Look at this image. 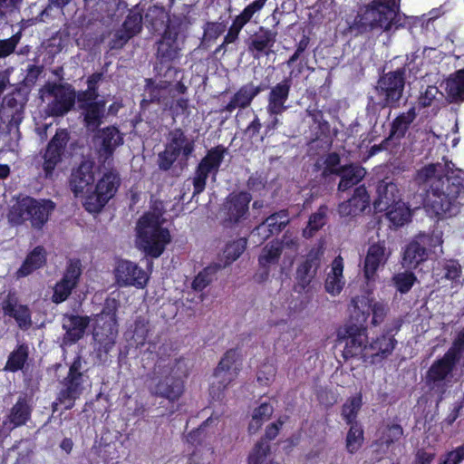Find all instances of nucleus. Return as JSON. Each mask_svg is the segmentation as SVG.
<instances>
[{
	"label": "nucleus",
	"mask_w": 464,
	"mask_h": 464,
	"mask_svg": "<svg viewBox=\"0 0 464 464\" xmlns=\"http://www.w3.org/2000/svg\"><path fill=\"white\" fill-rule=\"evenodd\" d=\"M452 162L429 164L418 170L416 182L427 190L426 211L439 218L459 214L464 204V171Z\"/></svg>",
	"instance_id": "1"
},
{
	"label": "nucleus",
	"mask_w": 464,
	"mask_h": 464,
	"mask_svg": "<svg viewBox=\"0 0 464 464\" xmlns=\"http://www.w3.org/2000/svg\"><path fill=\"white\" fill-rule=\"evenodd\" d=\"M95 166L91 160H84L72 171L70 186L75 197L83 198V206L90 213H98L114 196L120 184L118 174L106 171L93 185Z\"/></svg>",
	"instance_id": "2"
},
{
	"label": "nucleus",
	"mask_w": 464,
	"mask_h": 464,
	"mask_svg": "<svg viewBox=\"0 0 464 464\" xmlns=\"http://www.w3.org/2000/svg\"><path fill=\"white\" fill-rule=\"evenodd\" d=\"M162 202H155L152 209L141 216L137 223V246L152 257H159L169 244V231L162 227L164 218Z\"/></svg>",
	"instance_id": "3"
},
{
	"label": "nucleus",
	"mask_w": 464,
	"mask_h": 464,
	"mask_svg": "<svg viewBox=\"0 0 464 464\" xmlns=\"http://www.w3.org/2000/svg\"><path fill=\"white\" fill-rule=\"evenodd\" d=\"M400 0H373L364 12L358 15L357 23L372 30L391 31L402 24V15L399 13Z\"/></svg>",
	"instance_id": "4"
},
{
	"label": "nucleus",
	"mask_w": 464,
	"mask_h": 464,
	"mask_svg": "<svg viewBox=\"0 0 464 464\" xmlns=\"http://www.w3.org/2000/svg\"><path fill=\"white\" fill-rule=\"evenodd\" d=\"M54 208L55 204L50 199L26 197L11 207L7 219L13 226L23 225L28 221L32 227L40 229L48 221Z\"/></svg>",
	"instance_id": "5"
},
{
	"label": "nucleus",
	"mask_w": 464,
	"mask_h": 464,
	"mask_svg": "<svg viewBox=\"0 0 464 464\" xmlns=\"http://www.w3.org/2000/svg\"><path fill=\"white\" fill-rule=\"evenodd\" d=\"M241 355L237 350H229L220 360L210 383V395L219 400L224 391L236 380L241 369Z\"/></svg>",
	"instance_id": "6"
},
{
	"label": "nucleus",
	"mask_w": 464,
	"mask_h": 464,
	"mask_svg": "<svg viewBox=\"0 0 464 464\" xmlns=\"http://www.w3.org/2000/svg\"><path fill=\"white\" fill-rule=\"evenodd\" d=\"M40 98L49 116H63L74 105L75 92L69 85L47 83L40 90Z\"/></svg>",
	"instance_id": "7"
},
{
	"label": "nucleus",
	"mask_w": 464,
	"mask_h": 464,
	"mask_svg": "<svg viewBox=\"0 0 464 464\" xmlns=\"http://www.w3.org/2000/svg\"><path fill=\"white\" fill-rule=\"evenodd\" d=\"M116 308V301L108 300L104 310L95 317L93 338L105 353L112 348L117 337Z\"/></svg>",
	"instance_id": "8"
},
{
	"label": "nucleus",
	"mask_w": 464,
	"mask_h": 464,
	"mask_svg": "<svg viewBox=\"0 0 464 464\" xmlns=\"http://www.w3.org/2000/svg\"><path fill=\"white\" fill-rule=\"evenodd\" d=\"M290 88V79H284L270 89L266 107L267 113L266 128L268 131L274 130L283 124V113L288 108L285 103L289 97Z\"/></svg>",
	"instance_id": "9"
},
{
	"label": "nucleus",
	"mask_w": 464,
	"mask_h": 464,
	"mask_svg": "<svg viewBox=\"0 0 464 464\" xmlns=\"http://www.w3.org/2000/svg\"><path fill=\"white\" fill-rule=\"evenodd\" d=\"M338 339L343 343V356L345 358L369 359V344L367 343L366 328L361 324L348 325L338 332Z\"/></svg>",
	"instance_id": "10"
},
{
	"label": "nucleus",
	"mask_w": 464,
	"mask_h": 464,
	"mask_svg": "<svg viewBox=\"0 0 464 464\" xmlns=\"http://www.w3.org/2000/svg\"><path fill=\"white\" fill-rule=\"evenodd\" d=\"M324 253V243L320 242L318 246L310 249L304 260L297 266L295 284V292L301 294L307 291L308 286L316 276Z\"/></svg>",
	"instance_id": "11"
},
{
	"label": "nucleus",
	"mask_w": 464,
	"mask_h": 464,
	"mask_svg": "<svg viewBox=\"0 0 464 464\" xmlns=\"http://www.w3.org/2000/svg\"><path fill=\"white\" fill-rule=\"evenodd\" d=\"M353 317L358 324L364 325L370 314H372V324H380L388 311L387 304L375 300L368 295H361L353 299Z\"/></svg>",
	"instance_id": "12"
},
{
	"label": "nucleus",
	"mask_w": 464,
	"mask_h": 464,
	"mask_svg": "<svg viewBox=\"0 0 464 464\" xmlns=\"http://www.w3.org/2000/svg\"><path fill=\"white\" fill-rule=\"evenodd\" d=\"M459 361L445 353L441 359L435 361L427 373V380L432 389L443 392L447 387L458 381L454 369Z\"/></svg>",
	"instance_id": "13"
},
{
	"label": "nucleus",
	"mask_w": 464,
	"mask_h": 464,
	"mask_svg": "<svg viewBox=\"0 0 464 464\" xmlns=\"http://www.w3.org/2000/svg\"><path fill=\"white\" fill-rule=\"evenodd\" d=\"M159 375L154 379V386L151 388L152 392L174 401L178 400L183 392L182 382L179 379L178 372H174L171 367L158 366Z\"/></svg>",
	"instance_id": "14"
},
{
	"label": "nucleus",
	"mask_w": 464,
	"mask_h": 464,
	"mask_svg": "<svg viewBox=\"0 0 464 464\" xmlns=\"http://www.w3.org/2000/svg\"><path fill=\"white\" fill-rule=\"evenodd\" d=\"M225 149L217 147L210 150L199 162L194 179L193 197L201 193L205 188L209 175L216 176L221 162L223 161Z\"/></svg>",
	"instance_id": "15"
},
{
	"label": "nucleus",
	"mask_w": 464,
	"mask_h": 464,
	"mask_svg": "<svg viewBox=\"0 0 464 464\" xmlns=\"http://www.w3.org/2000/svg\"><path fill=\"white\" fill-rule=\"evenodd\" d=\"M225 149L217 147L210 150L199 162L194 179L193 197L201 193L205 188L209 175L216 176L221 162L223 161Z\"/></svg>",
	"instance_id": "16"
},
{
	"label": "nucleus",
	"mask_w": 464,
	"mask_h": 464,
	"mask_svg": "<svg viewBox=\"0 0 464 464\" xmlns=\"http://www.w3.org/2000/svg\"><path fill=\"white\" fill-rule=\"evenodd\" d=\"M251 201L250 194L240 192L231 194L219 210L218 218L226 225H233L245 219Z\"/></svg>",
	"instance_id": "17"
},
{
	"label": "nucleus",
	"mask_w": 464,
	"mask_h": 464,
	"mask_svg": "<svg viewBox=\"0 0 464 464\" xmlns=\"http://www.w3.org/2000/svg\"><path fill=\"white\" fill-rule=\"evenodd\" d=\"M184 38L180 35V24L169 23L158 44V57L162 62H170L179 57Z\"/></svg>",
	"instance_id": "18"
},
{
	"label": "nucleus",
	"mask_w": 464,
	"mask_h": 464,
	"mask_svg": "<svg viewBox=\"0 0 464 464\" xmlns=\"http://www.w3.org/2000/svg\"><path fill=\"white\" fill-rule=\"evenodd\" d=\"M114 275L120 286H135L144 288L149 281V275L136 263L129 260L118 261Z\"/></svg>",
	"instance_id": "19"
},
{
	"label": "nucleus",
	"mask_w": 464,
	"mask_h": 464,
	"mask_svg": "<svg viewBox=\"0 0 464 464\" xmlns=\"http://www.w3.org/2000/svg\"><path fill=\"white\" fill-rule=\"evenodd\" d=\"M82 275V264L79 259H70L63 278L53 288V302L60 304L65 301L76 287Z\"/></svg>",
	"instance_id": "20"
},
{
	"label": "nucleus",
	"mask_w": 464,
	"mask_h": 464,
	"mask_svg": "<svg viewBox=\"0 0 464 464\" xmlns=\"http://www.w3.org/2000/svg\"><path fill=\"white\" fill-rule=\"evenodd\" d=\"M81 361L75 359L70 367L67 377L66 388L60 392L59 401L64 404L65 409H71L73 401L82 394L83 391V375L80 372Z\"/></svg>",
	"instance_id": "21"
},
{
	"label": "nucleus",
	"mask_w": 464,
	"mask_h": 464,
	"mask_svg": "<svg viewBox=\"0 0 464 464\" xmlns=\"http://www.w3.org/2000/svg\"><path fill=\"white\" fill-rule=\"evenodd\" d=\"M68 139V132L65 130H60L49 142L44 155L43 163V169L47 178L52 176L53 171L60 162Z\"/></svg>",
	"instance_id": "22"
},
{
	"label": "nucleus",
	"mask_w": 464,
	"mask_h": 464,
	"mask_svg": "<svg viewBox=\"0 0 464 464\" xmlns=\"http://www.w3.org/2000/svg\"><path fill=\"white\" fill-rule=\"evenodd\" d=\"M403 71H395L382 76L378 83L381 95L384 96L387 105L397 102L402 94L404 88Z\"/></svg>",
	"instance_id": "23"
},
{
	"label": "nucleus",
	"mask_w": 464,
	"mask_h": 464,
	"mask_svg": "<svg viewBox=\"0 0 464 464\" xmlns=\"http://www.w3.org/2000/svg\"><path fill=\"white\" fill-rule=\"evenodd\" d=\"M390 256L391 251L384 243L379 242L369 246L363 266L364 276L368 282L374 280L377 271L385 266Z\"/></svg>",
	"instance_id": "24"
},
{
	"label": "nucleus",
	"mask_w": 464,
	"mask_h": 464,
	"mask_svg": "<svg viewBox=\"0 0 464 464\" xmlns=\"http://www.w3.org/2000/svg\"><path fill=\"white\" fill-rule=\"evenodd\" d=\"M25 102L20 93L6 95L0 108V120L17 128L23 120Z\"/></svg>",
	"instance_id": "25"
},
{
	"label": "nucleus",
	"mask_w": 464,
	"mask_h": 464,
	"mask_svg": "<svg viewBox=\"0 0 464 464\" xmlns=\"http://www.w3.org/2000/svg\"><path fill=\"white\" fill-rule=\"evenodd\" d=\"M122 136L115 127H108L95 136L94 144L101 157L107 160L113 150L122 143Z\"/></svg>",
	"instance_id": "26"
},
{
	"label": "nucleus",
	"mask_w": 464,
	"mask_h": 464,
	"mask_svg": "<svg viewBox=\"0 0 464 464\" xmlns=\"http://www.w3.org/2000/svg\"><path fill=\"white\" fill-rule=\"evenodd\" d=\"M401 201L397 185L392 181L382 180L377 187V198L373 202L376 211L382 212Z\"/></svg>",
	"instance_id": "27"
},
{
	"label": "nucleus",
	"mask_w": 464,
	"mask_h": 464,
	"mask_svg": "<svg viewBox=\"0 0 464 464\" xmlns=\"http://www.w3.org/2000/svg\"><path fill=\"white\" fill-rule=\"evenodd\" d=\"M344 285L343 260L341 256H337L333 260L326 272L324 289L330 295L337 296L341 294Z\"/></svg>",
	"instance_id": "28"
},
{
	"label": "nucleus",
	"mask_w": 464,
	"mask_h": 464,
	"mask_svg": "<svg viewBox=\"0 0 464 464\" xmlns=\"http://www.w3.org/2000/svg\"><path fill=\"white\" fill-rule=\"evenodd\" d=\"M31 416V408L24 399L20 398L10 410L9 414L3 420L1 430L9 432L14 429L24 425Z\"/></svg>",
	"instance_id": "29"
},
{
	"label": "nucleus",
	"mask_w": 464,
	"mask_h": 464,
	"mask_svg": "<svg viewBox=\"0 0 464 464\" xmlns=\"http://www.w3.org/2000/svg\"><path fill=\"white\" fill-rule=\"evenodd\" d=\"M369 203L370 198L365 188L359 187L349 200L339 205L338 212L342 217L357 216L369 206Z\"/></svg>",
	"instance_id": "30"
},
{
	"label": "nucleus",
	"mask_w": 464,
	"mask_h": 464,
	"mask_svg": "<svg viewBox=\"0 0 464 464\" xmlns=\"http://www.w3.org/2000/svg\"><path fill=\"white\" fill-rule=\"evenodd\" d=\"M89 324L87 316L66 315L63 319V328L65 330L63 343H75L83 336Z\"/></svg>",
	"instance_id": "31"
},
{
	"label": "nucleus",
	"mask_w": 464,
	"mask_h": 464,
	"mask_svg": "<svg viewBox=\"0 0 464 464\" xmlns=\"http://www.w3.org/2000/svg\"><path fill=\"white\" fill-rule=\"evenodd\" d=\"M3 311L5 315L14 318L18 326L22 329H27L31 326V314L29 309L22 304H18L16 300L8 295L3 303Z\"/></svg>",
	"instance_id": "32"
},
{
	"label": "nucleus",
	"mask_w": 464,
	"mask_h": 464,
	"mask_svg": "<svg viewBox=\"0 0 464 464\" xmlns=\"http://www.w3.org/2000/svg\"><path fill=\"white\" fill-rule=\"evenodd\" d=\"M428 257V252L422 242L417 237L405 248L402 256V266L414 269Z\"/></svg>",
	"instance_id": "33"
},
{
	"label": "nucleus",
	"mask_w": 464,
	"mask_h": 464,
	"mask_svg": "<svg viewBox=\"0 0 464 464\" xmlns=\"http://www.w3.org/2000/svg\"><path fill=\"white\" fill-rule=\"evenodd\" d=\"M142 15L137 10H131L122 25V30L118 32L117 42L114 46H121L129 39L139 34L141 30Z\"/></svg>",
	"instance_id": "34"
},
{
	"label": "nucleus",
	"mask_w": 464,
	"mask_h": 464,
	"mask_svg": "<svg viewBox=\"0 0 464 464\" xmlns=\"http://www.w3.org/2000/svg\"><path fill=\"white\" fill-rule=\"evenodd\" d=\"M259 92L260 88L252 83L242 86L228 102L226 110L231 112L237 108L247 107Z\"/></svg>",
	"instance_id": "35"
},
{
	"label": "nucleus",
	"mask_w": 464,
	"mask_h": 464,
	"mask_svg": "<svg viewBox=\"0 0 464 464\" xmlns=\"http://www.w3.org/2000/svg\"><path fill=\"white\" fill-rule=\"evenodd\" d=\"M167 146L185 159H188L194 150V141L188 139L180 130L170 132Z\"/></svg>",
	"instance_id": "36"
},
{
	"label": "nucleus",
	"mask_w": 464,
	"mask_h": 464,
	"mask_svg": "<svg viewBox=\"0 0 464 464\" xmlns=\"http://www.w3.org/2000/svg\"><path fill=\"white\" fill-rule=\"evenodd\" d=\"M83 102L84 121L89 130H94L101 124V119L104 113V102L95 101H79Z\"/></svg>",
	"instance_id": "37"
},
{
	"label": "nucleus",
	"mask_w": 464,
	"mask_h": 464,
	"mask_svg": "<svg viewBox=\"0 0 464 464\" xmlns=\"http://www.w3.org/2000/svg\"><path fill=\"white\" fill-rule=\"evenodd\" d=\"M396 341L389 334H382L369 344V358L381 359L389 356L394 349Z\"/></svg>",
	"instance_id": "38"
},
{
	"label": "nucleus",
	"mask_w": 464,
	"mask_h": 464,
	"mask_svg": "<svg viewBox=\"0 0 464 464\" xmlns=\"http://www.w3.org/2000/svg\"><path fill=\"white\" fill-rule=\"evenodd\" d=\"M365 169L358 165H349L341 168L339 175L341 181L339 183L340 190H346L353 185L359 183L365 176Z\"/></svg>",
	"instance_id": "39"
},
{
	"label": "nucleus",
	"mask_w": 464,
	"mask_h": 464,
	"mask_svg": "<svg viewBox=\"0 0 464 464\" xmlns=\"http://www.w3.org/2000/svg\"><path fill=\"white\" fill-rule=\"evenodd\" d=\"M46 261L45 251L41 246H36L25 258L22 266L17 271L19 277L30 275L35 269L41 267Z\"/></svg>",
	"instance_id": "40"
},
{
	"label": "nucleus",
	"mask_w": 464,
	"mask_h": 464,
	"mask_svg": "<svg viewBox=\"0 0 464 464\" xmlns=\"http://www.w3.org/2000/svg\"><path fill=\"white\" fill-rule=\"evenodd\" d=\"M448 95L455 102L464 101V69L450 74L445 82Z\"/></svg>",
	"instance_id": "41"
},
{
	"label": "nucleus",
	"mask_w": 464,
	"mask_h": 464,
	"mask_svg": "<svg viewBox=\"0 0 464 464\" xmlns=\"http://www.w3.org/2000/svg\"><path fill=\"white\" fill-rule=\"evenodd\" d=\"M415 118L416 111L414 108H411L406 112H402L397 116L392 124L391 137L396 139L403 137Z\"/></svg>",
	"instance_id": "42"
},
{
	"label": "nucleus",
	"mask_w": 464,
	"mask_h": 464,
	"mask_svg": "<svg viewBox=\"0 0 464 464\" xmlns=\"http://www.w3.org/2000/svg\"><path fill=\"white\" fill-rule=\"evenodd\" d=\"M386 211V216L394 227H402L411 219V213L409 207L402 201L391 207Z\"/></svg>",
	"instance_id": "43"
},
{
	"label": "nucleus",
	"mask_w": 464,
	"mask_h": 464,
	"mask_svg": "<svg viewBox=\"0 0 464 464\" xmlns=\"http://www.w3.org/2000/svg\"><path fill=\"white\" fill-rule=\"evenodd\" d=\"M246 246V240L243 237L228 243L223 251L219 263L221 264L222 268L237 260L244 252Z\"/></svg>",
	"instance_id": "44"
},
{
	"label": "nucleus",
	"mask_w": 464,
	"mask_h": 464,
	"mask_svg": "<svg viewBox=\"0 0 464 464\" xmlns=\"http://www.w3.org/2000/svg\"><path fill=\"white\" fill-rule=\"evenodd\" d=\"M274 409L272 405L266 402L261 403L257 408L254 409L251 420L248 425L250 433H256L272 415Z\"/></svg>",
	"instance_id": "45"
},
{
	"label": "nucleus",
	"mask_w": 464,
	"mask_h": 464,
	"mask_svg": "<svg viewBox=\"0 0 464 464\" xmlns=\"http://www.w3.org/2000/svg\"><path fill=\"white\" fill-rule=\"evenodd\" d=\"M362 404V394H355L346 400L342 407L341 416L347 424H353Z\"/></svg>",
	"instance_id": "46"
},
{
	"label": "nucleus",
	"mask_w": 464,
	"mask_h": 464,
	"mask_svg": "<svg viewBox=\"0 0 464 464\" xmlns=\"http://www.w3.org/2000/svg\"><path fill=\"white\" fill-rule=\"evenodd\" d=\"M281 253V248L278 241H273L268 243L262 249L259 257L258 263L259 266L263 268H268L273 265H276L278 260Z\"/></svg>",
	"instance_id": "47"
},
{
	"label": "nucleus",
	"mask_w": 464,
	"mask_h": 464,
	"mask_svg": "<svg viewBox=\"0 0 464 464\" xmlns=\"http://www.w3.org/2000/svg\"><path fill=\"white\" fill-rule=\"evenodd\" d=\"M221 268L222 266L218 263L207 266L195 277L192 287L197 291H201L213 281L217 272Z\"/></svg>",
	"instance_id": "48"
},
{
	"label": "nucleus",
	"mask_w": 464,
	"mask_h": 464,
	"mask_svg": "<svg viewBox=\"0 0 464 464\" xmlns=\"http://www.w3.org/2000/svg\"><path fill=\"white\" fill-rule=\"evenodd\" d=\"M279 246L281 253L289 260V264L291 265L299 250V239L297 236L287 231L284 235L282 241L279 242Z\"/></svg>",
	"instance_id": "49"
},
{
	"label": "nucleus",
	"mask_w": 464,
	"mask_h": 464,
	"mask_svg": "<svg viewBox=\"0 0 464 464\" xmlns=\"http://www.w3.org/2000/svg\"><path fill=\"white\" fill-rule=\"evenodd\" d=\"M340 164V158L336 153H329L319 158L315 163V167L322 170L324 176L337 173L339 174L340 169L338 166Z\"/></svg>",
	"instance_id": "50"
},
{
	"label": "nucleus",
	"mask_w": 464,
	"mask_h": 464,
	"mask_svg": "<svg viewBox=\"0 0 464 464\" xmlns=\"http://www.w3.org/2000/svg\"><path fill=\"white\" fill-rule=\"evenodd\" d=\"M351 427L346 436V449L349 452L357 451L363 441V430L358 422L350 424Z\"/></svg>",
	"instance_id": "51"
},
{
	"label": "nucleus",
	"mask_w": 464,
	"mask_h": 464,
	"mask_svg": "<svg viewBox=\"0 0 464 464\" xmlns=\"http://www.w3.org/2000/svg\"><path fill=\"white\" fill-rule=\"evenodd\" d=\"M28 356V349L24 345H20L8 357L5 370L16 372L23 368Z\"/></svg>",
	"instance_id": "52"
},
{
	"label": "nucleus",
	"mask_w": 464,
	"mask_h": 464,
	"mask_svg": "<svg viewBox=\"0 0 464 464\" xmlns=\"http://www.w3.org/2000/svg\"><path fill=\"white\" fill-rule=\"evenodd\" d=\"M326 207L322 206L317 212L312 215L309 218L307 227L304 229L303 235L304 237H313L314 233L320 229L325 223Z\"/></svg>",
	"instance_id": "53"
},
{
	"label": "nucleus",
	"mask_w": 464,
	"mask_h": 464,
	"mask_svg": "<svg viewBox=\"0 0 464 464\" xmlns=\"http://www.w3.org/2000/svg\"><path fill=\"white\" fill-rule=\"evenodd\" d=\"M269 459V446L266 441L258 442L248 458V464H268Z\"/></svg>",
	"instance_id": "54"
},
{
	"label": "nucleus",
	"mask_w": 464,
	"mask_h": 464,
	"mask_svg": "<svg viewBox=\"0 0 464 464\" xmlns=\"http://www.w3.org/2000/svg\"><path fill=\"white\" fill-rule=\"evenodd\" d=\"M266 1L267 0H255L246 6L235 19L245 26L256 14H258L263 9Z\"/></svg>",
	"instance_id": "55"
},
{
	"label": "nucleus",
	"mask_w": 464,
	"mask_h": 464,
	"mask_svg": "<svg viewBox=\"0 0 464 464\" xmlns=\"http://www.w3.org/2000/svg\"><path fill=\"white\" fill-rule=\"evenodd\" d=\"M416 281V276L411 272L398 273L393 276V282L397 290L405 294L410 291Z\"/></svg>",
	"instance_id": "56"
},
{
	"label": "nucleus",
	"mask_w": 464,
	"mask_h": 464,
	"mask_svg": "<svg viewBox=\"0 0 464 464\" xmlns=\"http://www.w3.org/2000/svg\"><path fill=\"white\" fill-rule=\"evenodd\" d=\"M102 78V73H93L91 75L87 81L88 88L86 91L79 93L78 101H95L98 97L97 85Z\"/></svg>",
	"instance_id": "57"
},
{
	"label": "nucleus",
	"mask_w": 464,
	"mask_h": 464,
	"mask_svg": "<svg viewBox=\"0 0 464 464\" xmlns=\"http://www.w3.org/2000/svg\"><path fill=\"white\" fill-rule=\"evenodd\" d=\"M276 34L269 30L261 29V33L252 42V46L258 52L265 51L275 43Z\"/></svg>",
	"instance_id": "58"
},
{
	"label": "nucleus",
	"mask_w": 464,
	"mask_h": 464,
	"mask_svg": "<svg viewBox=\"0 0 464 464\" xmlns=\"http://www.w3.org/2000/svg\"><path fill=\"white\" fill-rule=\"evenodd\" d=\"M149 332L148 322L145 319L139 318L135 321L132 339L138 347L146 343Z\"/></svg>",
	"instance_id": "59"
},
{
	"label": "nucleus",
	"mask_w": 464,
	"mask_h": 464,
	"mask_svg": "<svg viewBox=\"0 0 464 464\" xmlns=\"http://www.w3.org/2000/svg\"><path fill=\"white\" fill-rule=\"evenodd\" d=\"M402 435V429L400 425L392 424L388 426L385 430H382V437L379 440V442L376 443V446L382 447L385 445L386 447L393 441L399 440Z\"/></svg>",
	"instance_id": "60"
},
{
	"label": "nucleus",
	"mask_w": 464,
	"mask_h": 464,
	"mask_svg": "<svg viewBox=\"0 0 464 464\" xmlns=\"http://www.w3.org/2000/svg\"><path fill=\"white\" fill-rule=\"evenodd\" d=\"M288 222L289 218L285 210H281L269 216L265 221L266 226L269 227L270 230L274 233L281 231Z\"/></svg>",
	"instance_id": "61"
},
{
	"label": "nucleus",
	"mask_w": 464,
	"mask_h": 464,
	"mask_svg": "<svg viewBox=\"0 0 464 464\" xmlns=\"http://www.w3.org/2000/svg\"><path fill=\"white\" fill-rule=\"evenodd\" d=\"M444 277L447 280L451 281V283L455 286L461 285L462 280H461V269L460 266L457 261L450 260L448 261L444 266Z\"/></svg>",
	"instance_id": "62"
},
{
	"label": "nucleus",
	"mask_w": 464,
	"mask_h": 464,
	"mask_svg": "<svg viewBox=\"0 0 464 464\" xmlns=\"http://www.w3.org/2000/svg\"><path fill=\"white\" fill-rule=\"evenodd\" d=\"M276 368L272 363H264L257 372V381L262 385L271 383L276 376Z\"/></svg>",
	"instance_id": "63"
},
{
	"label": "nucleus",
	"mask_w": 464,
	"mask_h": 464,
	"mask_svg": "<svg viewBox=\"0 0 464 464\" xmlns=\"http://www.w3.org/2000/svg\"><path fill=\"white\" fill-rule=\"evenodd\" d=\"M178 157L179 155L173 150L166 146L164 151L159 154L158 162L160 169L163 170L169 169Z\"/></svg>",
	"instance_id": "64"
}]
</instances>
